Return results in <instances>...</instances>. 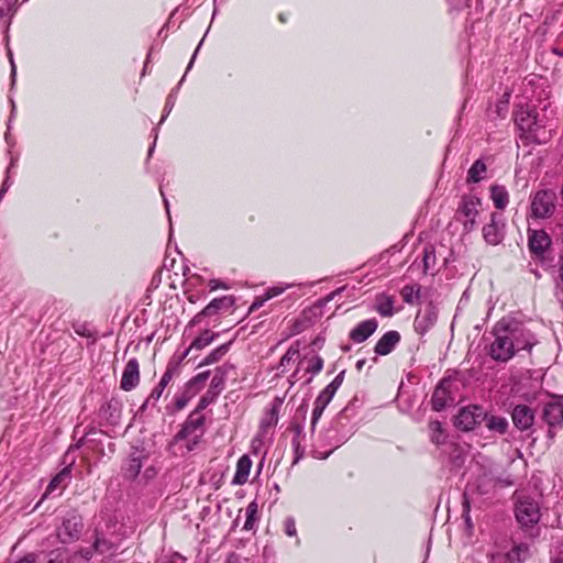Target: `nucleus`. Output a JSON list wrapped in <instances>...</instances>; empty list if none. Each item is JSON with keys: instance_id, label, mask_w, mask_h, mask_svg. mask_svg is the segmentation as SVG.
Segmentation results:
<instances>
[{"instance_id": "nucleus-1", "label": "nucleus", "mask_w": 563, "mask_h": 563, "mask_svg": "<svg viewBox=\"0 0 563 563\" xmlns=\"http://www.w3.org/2000/svg\"><path fill=\"white\" fill-rule=\"evenodd\" d=\"M493 335L489 355L498 362H507L516 352L530 351L534 345L530 331L517 321L501 319L495 324Z\"/></svg>"}, {"instance_id": "nucleus-2", "label": "nucleus", "mask_w": 563, "mask_h": 563, "mask_svg": "<svg viewBox=\"0 0 563 563\" xmlns=\"http://www.w3.org/2000/svg\"><path fill=\"white\" fill-rule=\"evenodd\" d=\"M515 123L519 129L520 137L526 143H547L552 134L547 129V120L540 118L536 109L521 106L515 112Z\"/></svg>"}, {"instance_id": "nucleus-3", "label": "nucleus", "mask_w": 563, "mask_h": 563, "mask_svg": "<svg viewBox=\"0 0 563 563\" xmlns=\"http://www.w3.org/2000/svg\"><path fill=\"white\" fill-rule=\"evenodd\" d=\"M353 402H350L333 420L332 427L322 437L318 435L311 444V454L316 459H327L336 448L347 439V433L340 434V429L349 421V412Z\"/></svg>"}, {"instance_id": "nucleus-4", "label": "nucleus", "mask_w": 563, "mask_h": 563, "mask_svg": "<svg viewBox=\"0 0 563 563\" xmlns=\"http://www.w3.org/2000/svg\"><path fill=\"white\" fill-rule=\"evenodd\" d=\"M556 208V194L552 189H540L530 197L529 216L536 220L551 218Z\"/></svg>"}, {"instance_id": "nucleus-5", "label": "nucleus", "mask_w": 563, "mask_h": 563, "mask_svg": "<svg viewBox=\"0 0 563 563\" xmlns=\"http://www.w3.org/2000/svg\"><path fill=\"white\" fill-rule=\"evenodd\" d=\"M482 206L481 198L473 195H464L456 210V220L463 224L464 231L471 232L477 225V217Z\"/></svg>"}, {"instance_id": "nucleus-6", "label": "nucleus", "mask_w": 563, "mask_h": 563, "mask_svg": "<svg viewBox=\"0 0 563 563\" xmlns=\"http://www.w3.org/2000/svg\"><path fill=\"white\" fill-rule=\"evenodd\" d=\"M200 411H194L184 423L181 430L176 434L175 441L188 440L186 448L188 451L194 450L202 435V427L205 417L199 415Z\"/></svg>"}, {"instance_id": "nucleus-7", "label": "nucleus", "mask_w": 563, "mask_h": 563, "mask_svg": "<svg viewBox=\"0 0 563 563\" xmlns=\"http://www.w3.org/2000/svg\"><path fill=\"white\" fill-rule=\"evenodd\" d=\"M515 515L522 527H531L540 520L539 503L530 496L520 495L517 498Z\"/></svg>"}, {"instance_id": "nucleus-8", "label": "nucleus", "mask_w": 563, "mask_h": 563, "mask_svg": "<svg viewBox=\"0 0 563 563\" xmlns=\"http://www.w3.org/2000/svg\"><path fill=\"white\" fill-rule=\"evenodd\" d=\"M542 420L549 426L548 437L553 439L555 435L554 429L563 426V401L554 399L544 404Z\"/></svg>"}, {"instance_id": "nucleus-9", "label": "nucleus", "mask_w": 563, "mask_h": 563, "mask_svg": "<svg viewBox=\"0 0 563 563\" xmlns=\"http://www.w3.org/2000/svg\"><path fill=\"white\" fill-rule=\"evenodd\" d=\"M82 527L81 518L77 515H70L63 519L57 529V538L64 544L73 543L80 538Z\"/></svg>"}, {"instance_id": "nucleus-10", "label": "nucleus", "mask_w": 563, "mask_h": 563, "mask_svg": "<svg viewBox=\"0 0 563 563\" xmlns=\"http://www.w3.org/2000/svg\"><path fill=\"white\" fill-rule=\"evenodd\" d=\"M485 418L484 408L481 406H468L462 408L455 417V427L463 431H471Z\"/></svg>"}, {"instance_id": "nucleus-11", "label": "nucleus", "mask_w": 563, "mask_h": 563, "mask_svg": "<svg viewBox=\"0 0 563 563\" xmlns=\"http://www.w3.org/2000/svg\"><path fill=\"white\" fill-rule=\"evenodd\" d=\"M439 310L433 302H429L424 308L418 310L415 320L413 329L420 335L427 334L438 321Z\"/></svg>"}, {"instance_id": "nucleus-12", "label": "nucleus", "mask_w": 563, "mask_h": 563, "mask_svg": "<svg viewBox=\"0 0 563 563\" xmlns=\"http://www.w3.org/2000/svg\"><path fill=\"white\" fill-rule=\"evenodd\" d=\"M234 298L232 296H222L212 299L202 311L197 313L190 321V325L201 322L202 317H211L220 311L229 310L234 306Z\"/></svg>"}, {"instance_id": "nucleus-13", "label": "nucleus", "mask_w": 563, "mask_h": 563, "mask_svg": "<svg viewBox=\"0 0 563 563\" xmlns=\"http://www.w3.org/2000/svg\"><path fill=\"white\" fill-rule=\"evenodd\" d=\"M504 221L499 213L490 214V222L483 228V236L485 241L492 245L499 244L504 239Z\"/></svg>"}, {"instance_id": "nucleus-14", "label": "nucleus", "mask_w": 563, "mask_h": 563, "mask_svg": "<svg viewBox=\"0 0 563 563\" xmlns=\"http://www.w3.org/2000/svg\"><path fill=\"white\" fill-rule=\"evenodd\" d=\"M551 245V238L544 230H528V246L532 254L542 256Z\"/></svg>"}, {"instance_id": "nucleus-15", "label": "nucleus", "mask_w": 563, "mask_h": 563, "mask_svg": "<svg viewBox=\"0 0 563 563\" xmlns=\"http://www.w3.org/2000/svg\"><path fill=\"white\" fill-rule=\"evenodd\" d=\"M140 383V365L136 358H130L124 366L120 387L125 391L134 389Z\"/></svg>"}, {"instance_id": "nucleus-16", "label": "nucleus", "mask_w": 563, "mask_h": 563, "mask_svg": "<svg viewBox=\"0 0 563 563\" xmlns=\"http://www.w3.org/2000/svg\"><path fill=\"white\" fill-rule=\"evenodd\" d=\"M511 418L517 429L527 431L533 426L534 412L527 405H517L511 412Z\"/></svg>"}, {"instance_id": "nucleus-17", "label": "nucleus", "mask_w": 563, "mask_h": 563, "mask_svg": "<svg viewBox=\"0 0 563 563\" xmlns=\"http://www.w3.org/2000/svg\"><path fill=\"white\" fill-rule=\"evenodd\" d=\"M289 430L292 433L291 445L295 453L294 463H298L305 456L307 449L305 428L302 424L292 423Z\"/></svg>"}, {"instance_id": "nucleus-18", "label": "nucleus", "mask_w": 563, "mask_h": 563, "mask_svg": "<svg viewBox=\"0 0 563 563\" xmlns=\"http://www.w3.org/2000/svg\"><path fill=\"white\" fill-rule=\"evenodd\" d=\"M377 327L378 322L374 318L361 321L350 331L349 338L354 343H362L376 331Z\"/></svg>"}, {"instance_id": "nucleus-19", "label": "nucleus", "mask_w": 563, "mask_h": 563, "mask_svg": "<svg viewBox=\"0 0 563 563\" xmlns=\"http://www.w3.org/2000/svg\"><path fill=\"white\" fill-rule=\"evenodd\" d=\"M400 334L398 331L390 330L383 334V336L377 341L374 352L377 355H388L399 343Z\"/></svg>"}, {"instance_id": "nucleus-20", "label": "nucleus", "mask_w": 563, "mask_h": 563, "mask_svg": "<svg viewBox=\"0 0 563 563\" xmlns=\"http://www.w3.org/2000/svg\"><path fill=\"white\" fill-rule=\"evenodd\" d=\"M146 459L141 453L131 454L122 467V474L126 479H135L141 472L143 461Z\"/></svg>"}, {"instance_id": "nucleus-21", "label": "nucleus", "mask_w": 563, "mask_h": 563, "mask_svg": "<svg viewBox=\"0 0 563 563\" xmlns=\"http://www.w3.org/2000/svg\"><path fill=\"white\" fill-rule=\"evenodd\" d=\"M69 481H70V467L66 466L51 479V482L47 485L46 490L44 493V497L52 495L56 490H59V493H58V495H59L62 493V490L68 485Z\"/></svg>"}, {"instance_id": "nucleus-22", "label": "nucleus", "mask_w": 563, "mask_h": 563, "mask_svg": "<svg viewBox=\"0 0 563 563\" xmlns=\"http://www.w3.org/2000/svg\"><path fill=\"white\" fill-rule=\"evenodd\" d=\"M445 385L446 382L441 380L432 394L431 405L432 409L435 411L443 410L448 406L449 400L451 399L450 391Z\"/></svg>"}, {"instance_id": "nucleus-23", "label": "nucleus", "mask_w": 563, "mask_h": 563, "mask_svg": "<svg viewBox=\"0 0 563 563\" xmlns=\"http://www.w3.org/2000/svg\"><path fill=\"white\" fill-rule=\"evenodd\" d=\"M252 467V460L249 455H242L236 463V471L232 483L235 485H243L247 482L250 471Z\"/></svg>"}, {"instance_id": "nucleus-24", "label": "nucleus", "mask_w": 563, "mask_h": 563, "mask_svg": "<svg viewBox=\"0 0 563 563\" xmlns=\"http://www.w3.org/2000/svg\"><path fill=\"white\" fill-rule=\"evenodd\" d=\"M483 421L490 432L498 434H505L509 428L508 420L503 416L488 415L485 412V418H483Z\"/></svg>"}, {"instance_id": "nucleus-25", "label": "nucleus", "mask_w": 563, "mask_h": 563, "mask_svg": "<svg viewBox=\"0 0 563 563\" xmlns=\"http://www.w3.org/2000/svg\"><path fill=\"white\" fill-rule=\"evenodd\" d=\"M18 0H0V19L3 21V27L5 34H8L11 20L16 12ZM8 37V35H5Z\"/></svg>"}, {"instance_id": "nucleus-26", "label": "nucleus", "mask_w": 563, "mask_h": 563, "mask_svg": "<svg viewBox=\"0 0 563 563\" xmlns=\"http://www.w3.org/2000/svg\"><path fill=\"white\" fill-rule=\"evenodd\" d=\"M490 198L494 206L499 210H504L509 202L508 190L501 185H493L490 187Z\"/></svg>"}, {"instance_id": "nucleus-27", "label": "nucleus", "mask_w": 563, "mask_h": 563, "mask_svg": "<svg viewBox=\"0 0 563 563\" xmlns=\"http://www.w3.org/2000/svg\"><path fill=\"white\" fill-rule=\"evenodd\" d=\"M487 173V166L483 159H476L467 172V183L477 184L482 181Z\"/></svg>"}, {"instance_id": "nucleus-28", "label": "nucleus", "mask_w": 563, "mask_h": 563, "mask_svg": "<svg viewBox=\"0 0 563 563\" xmlns=\"http://www.w3.org/2000/svg\"><path fill=\"white\" fill-rule=\"evenodd\" d=\"M299 346H300L299 341H296L288 347L286 353L282 356V358L279 361V366H278V368H282V372L287 371L291 364H294L298 361Z\"/></svg>"}, {"instance_id": "nucleus-29", "label": "nucleus", "mask_w": 563, "mask_h": 563, "mask_svg": "<svg viewBox=\"0 0 563 563\" xmlns=\"http://www.w3.org/2000/svg\"><path fill=\"white\" fill-rule=\"evenodd\" d=\"M232 341L221 344L212 350L200 363L199 366H207L219 362L230 350Z\"/></svg>"}, {"instance_id": "nucleus-30", "label": "nucleus", "mask_w": 563, "mask_h": 563, "mask_svg": "<svg viewBox=\"0 0 563 563\" xmlns=\"http://www.w3.org/2000/svg\"><path fill=\"white\" fill-rule=\"evenodd\" d=\"M400 295L406 303L412 305L418 302L421 296V286L418 284L405 285L400 290Z\"/></svg>"}, {"instance_id": "nucleus-31", "label": "nucleus", "mask_w": 563, "mask_h": 563, "mask_svg": "<svg viewBox=\"0 0 563 563\" xmlns=\"http://www.w3.org/2000/svg\"><path fill=\"white\" fill-rule=\"evenodd\" d=\"M219 336V333H214L211 330H205L200 333L190 344V349L192 350H203L208 345H210Z\"/></svg>"}, {"instance_id": "nucleus-32", "label": "nucleus", "mask_w": 563, "mask_h": 563, "mask_svg": "<svg viewBox=\"0 0 563 563\" xmlns=\"http://www.w3.org/2000/svg\"><path fill=\"white\" fill-rule=\"evenodd\" d=\"M376 311L382 317H393L395 313L394 299L390 296L378 297L376 302Z\"/></svg>"}, {"instance_id": "nucleus-33", "label": "nucleus", "mask_w": 563, "mask_h": 563, "mask_svg": "<svg viewBox=\"0 0 563 563\" xmlns=\"http://www.w3.org/2000/svg\"><path fill=\"white\" fill-rule=\"evenodd\" d=\"M198 393L194 387H190L188 384L185 385L184 390L175 396V408L176 410L184 409L189 400L195 397Z\"/></svg>"}, {"instance_id": "nucleus-34", "label": "nucleus", "mask_w": 563, "mask_h": 563, "mask_svg": "<svg viewBox=\"0 0 563 563\" xmlns=\"http://www.w3.org/2000/svg\"><path fill=\"white\" fill-rule=\"evenodd\" d=\"M257 512H258V505L255 500H253L246 507V520H245L244 527H243V529L245 531H251L254 529L255 523L257 521Z\"/></svg>"}, {"instance_id": "nucleus-35", "label": "nucleus", "mask_w": 563, "mask_h": 563, "mask_svg": "<svg viewBox=\"0 0 563 563\" xmlns=\"http://www.w3.org/2000/svg\"><path fill=\"white\" fill-rule=\"evenodd\" d=\"M422 261H423V271L426 274L434 268L437 257H435V250L432 245L424 247Z\"/></svg>"}, {"instance_id": "nucleus-36", "label": "nucleus", "mask_w": 563, "mask_h": 563, "mask_svg": "<svg viewBox=\"0 0 563 563\" xmlns=\"http://www.w3.org/2000/svg\"><path fill=\"white\" fill-rule=\"evenodd\" d=\"M306 361L308 363L306 367V372L310 373L311 375H317L320 373L323 368V360L319 355H313L310 358L305 357L301 363Z\"/></svg>"}, {"instance_id": "nucleus-37", "label": "nucleus", "mask_w": 563, "mask_h": 563, "mask_svg": "<svg viewBox=\"0 0 563 563\" xmlns=\"http://www.w3.org/2000/svg\"><path fill=\"white\" fill-rule=\"evenodd\" d=\"M92 544L96 552L100 554L107 553L113 548V544L109 540L98 533H96Z\"/></svg>"}, {"instance_id": "nucleus-38", "label": "nucleus", "mask_w": 563, "mask_h": 563, "mask_svg": "<svg viewBox=\"0 0 563 563\" xmlns=\"http://www.w3.org/2000/svg\"><path fill=\"white\" fill-rule=\"evenodd\" d=\"M177 90H178V87L175 88L174 90H172V92L167 96L165 107L163 110V115L161 118L158 125L162 124L166 120V118L173 110L175 102H176V98H177Z\"/></svg>"}, {"instance_id": "nucleus-39", "label": "nucleus", "mask_w": 563, "mask_h": 563, "mask_svg": "<svg viewBox=\"0 0 563 563\" xmlns=\"http://www.w3.org/2000/svg\"><path fill=\"white\" fill-rule=\"evenodd\" d=\"M219 395V390L209 389L199 400L196 411H201L211 405Z\"/></svg>"}, {"instance_id": "nucleus-40", "label": "nucleus", "mask_w": 563, "mask_h": 563, "mask_svg": "<svg viewBox=\"0 0 563 563\" xmlns=\"http://www.w3.org/2000/svg\"><path fill=\"white\" fill-rule=\"evenodd\" d=\"M335 395V391L331 389L329 386H325L323 390L318 395L314 402L327 408V406L332 400L333 396Z\"/></svg>"}, {"instance_id": "nucleus-41", "label": "nucleus", "mask_w": 563, "mask_h": 563, "mask_svg": "<svg viewBox=\"0 0 563 563\" xmlns=\"http://www.w3.org/2000/svg\"><path fill=\"white\" fill-rule=\"evenodd\" d=\"M209 375H210L209 371L199 373L198 375L192 377L190 380H188L187 384L190 387H194V389H196L197 393H199V390L205 386L207 379L209 378Z\"/></svg>"}, {"instance_id": "nucleus-42", "label": "nucleus", "mask_w": 563, "mask_h": 563, "mask_svg": "<svg viewBox=\"0 0 563 563\" xmlns=\"http://www.w3.org/2000/svg\"><path fill=\"white\" fill-rule=\"evenodd\" d=\"M16 163V158L11 156V159H10V165L8 166L7 168V175H5V178L2 183V186L0 188V201L2 200V198L4 197L5 192L8 191V189L11 187L12 185V180L10 178V172H11V168L14 167Z\"/></svg>"}, {"instance_id": "nucleus-43", "label": "nucleus", "mask_w": 563, "mask_h": 563, "mask_svg": "<svg viewBox=\"0 0 563 563\" xmlns=\"http://www.w3.org/2000/svg\"><path fill=\"white\" fill-rule=\"evenodd\" d=\"M282 404H283V399H280L278 397L274 399L272 407L267 413L268 415V423H274V424L277 423L278 412L282 407Z\"/></svg>"}, {"instance_id": "nucleus-44", "label": "nucleus", "mask_w": 563, "mask_h": 563, "mask_svg": "<svg viewBox=\"0 0 563 563\" xmlns=\"http://www.w3.org/2000/svg\"><path fill=\"white\" fill-rule=\"evenodd\" d=\"M292 287L291 284H285L283 286H274L266 290L264 295V300H269L276 296L282 295L286 289Z\"/></svg>"}, {"instance_id": "nucleus-45", "label": "nucleus", "mask_w": 563, "mask_h": 563, "mask_svg": "<svg viewBox=\"0 0 563 563\" xmlns=\"http://www.w3.org/2000/svg\"><path fill=\"white\" fill-rule=\"evenodd\" d=\"M324 409H325L324 407H322L316 402L313 404V410L311 413V432L312 433L314 432L316 426H317L319 419L321 418Z\"/></svg>"}, {"instance_id": "nucleus-46", "label": "nucleus", "mask_w": 563, "mask_h": 563, "mask_svg": "<svg viewBox=\"0 0 563 563\" xmlns=\"http://www.w3.org/2000/svg\"><path fill=\"white\" fill-rule=\"evenodd\" d=\"M163 390L162 388H158L157 386L152 390L150 396L146 398V400L143 404V407L147 406H154L158 399L162 397Z\"/></svg>"}, {"instance_id": "nucleus-47", "label": "nucleus", "mask_w": 563, "mask_h": 563, "mask_svg": "<svg viewBox=\"0 0 563 563\" xmlns=\"http://www.w3.org/2000/svg\"><path fill=\"white\" fill-rule=\"evenodd\" d=\"M220 373H221V369L217 368V372H216L214 376L212 377L211 386L209 389L219 390V393L221 391V389L223 388V375Z\"/></svg>"}, {"instance_id": "nucleus-48", "label": "nucleus", "mask_w": 563, "mask_h": 563, "mask_svg": "<svg viewBox=\"0 0 563 563\" xmlns=\"http://www.w3.org/2000/svg\"><path fill=\"white\" fill-rule=\"evenodd\" d=\"M285 533L288 537H295L297 533L296 521L292 517H287L284 521Z\"/></svg>"}, {"instance_id": "nucleus-49", "label": "nucleus", "mask_w": 563, "mask_h": 563, "mask_svg": "<svg viewBox=\"0 0 563 563\" xmlns=\"http://www.w3.org/2000/svg\"><path fill=\"white\" fill-rule=\"evenodd\" d=\"M520 550L521 545L515 548L510 553H508L507 558L493 556L490 563H505L508 560H512L515 555L519 553Z\"/></svg>"}, {"instance_id": "nucleus-50", "label": "nucleus", "mask_w": 563, "mask_h": 563, "mask_svg": "<svg viewBox=\"0 0 563 563\" xmlns=\"http://www.w3.org/2000/svg\"><path fill=\"white\" fill-rule=\"evenodd\" d=\"M93 553H96V550L92 544L90 548L80 549L75 553V556L79 555L85 562H88L92 558Z\"/></svg>"}, {"instance_id": "nucleus-51", "label": "nucleus", "mask_w": 563, "mask_h": 563, "mask_svg": "<svg viewBox=\"0 0 563 563\" xmlns=\"http://www.w3.org/2000/svg\"><path fill=\"white\" fill-rule=\"evenodd\" d=\"M344 375L345 371H341L328 386L336 393L343 383Z\"/></svg>"}, {"instance_id": "nucleus-52", "label": "nucleus", "mask_w": 563, "mask_h": 563, "mask_svg": "<svg viewBox=\"0 0 563 563\" xmlns=\"http://www.w3.org/2000/svg\"><path fill=\"white\" fill-rule=\"evenodd\" d=\"M462 517L464 518V521H465V525L467 526V528L472 529L473 525H472L471 517H470V504L466 498H464V503H463Z\"/></svg>"}, {"instance_id": "nucleus-53", "label": "nucleus", "mask_w": 563, "mask_h": 563, "mask_svg": "<svg viewBox=\"0 0 563 563\" xmlns=\"http://www.w3.org/2000/svg\"><path fill=\"white\" fill-rule=\"evenodd\" d=\"M462 517L464 518V521H465V525L467 526V528L472 529L473 525H472L471 517H470V504L466 498H464V503H463Z\"/></svg>"}, {"instance_id": "nucleus-54", "label": "nucleus", "mask_w": 563, "mask_h": 563, "mask_svg": "<svg viewBox=\"0 0 563 563\" xmlns=\"http://www.w3.org/2000/svg\"><path fill=\"white\" fill-rule=\"evenodd\" d=\"M448 2L450 8L454 10H462L470 4V0H448Z\"/></svg>"}, {"instance_id": "nucleus-55", "label": "nucleus", "mask_w": 563, "mask_h": 563, "mask_svg": "<svg viewBox=\"0 0 563 563\" xmlns=\"http://www.w3.org/2000/svg\"><path fill=\"white\" fill-rule=\"evenodd\" d=\"M174 375V368L169 365L161 378V383L168 385Z\"/></svg>"}, {"instance_id": "nucleus-56", "label": "nucleus", "mask_w": 563, "mask_h": 563, "mask_svg": "<svg viewBox=\"0 0 563 563\" xmlns=\"http://www.w3.org/2000/svg\"><path fill=\"white\" fill-rule=\"evenodd\" d=\"M202 42H203V38L200 41L199 45L197 46V48H196V51H195V53H194V55H192V57H191V59H190V62H189L188 66H187V69H186V73H185V74H187V73L189 71V69L192 67L194 62H195V58H196V56H197V54H198V51H199L200 46L202 45ZM184 76H186V75H184ZM184 79H185V77H183V78H181V80L179 81L178 86H179V85H181V82L184 81Z\"/></svg>"}, {"instance_id": "nucleus-57", "label": "nucleus", "mask_w": 563, "mask_h": 563, "mask_svg": "<svg viewBox=\"0 0 563 563\" xmlns=\"http://www.w3.org/2000/svg\"><path fill=\"white\" fill-rule=\"evenodd\" d=\"M8 56H9L10 64H11V78H12V84H13L15 80L16 68H15V64L13 62L12 52L10 49H8Z\"/></svg>"}, {"instance_id": "nucleus-58", "label": "nucleus", "mask_w": 563, "mask_h": 563, "mask_svg": "<svg viewBox=\"0 0 563 563\" xmlns=\"http://www.w3.org/2000/svg\"><path fill=\"white\" fill-rule=\"evenodd\" d=\"M209 285H210V290H216L218 288H223V289H228L229 288L224 283L219 282L217 279L210 280Z\"/></svg>"}, {"instance_id": "nucleus-59", "label": "nucleus", "mask_w": 563, "mask_h": 563, "mask_svg": "<svg viewBox=\"0 0 563 563\" xmlns=\"http://www.w3.org/2000/svg\"><path fill=\"white\" fill-rule=\"evenodd\" d=\"M163 563H185V558L178 553H175L170 559L164 561Z\"/></svg>"}, {"instance_id": "nucleus-60", "label": "nucleus", "mask_w": 563, "mask_h": 563, "mask_svg": "<svg viewBox=\"0 0 563 563\" xmlns=\"http://www.w3.org/2000/svg\"><path fill=\"white\" fill-rule=\"evenodd\" d=\"M224 563H241L240 556L236 553H230Z\"/></svg>"}, {"instance_id": "nucleus-61", "label": "nucleus", "mask_w": 563, "mask_h": 563, "mask_svg": "<svg viewBox=\"0 0 563 563\" xmlns=\"http://www.w3.org/2000/svg\"><path fill=\"white\" fill-rule=\"evenodd\" d=\"M19 563H36V559L34 554H27L23 560Z\"/></svg>"}, {"instance_id": "nucleus-62", "label": "nucleus", "mask_w": 563, "mask_h": 563, "mask_svg": "<svg viewBox=\"0 0 563 563\" xmlns=\"http://www.w3.org/2000/svg\"><path fill=\"white\" fill-rule=\"evenodd\" d=\"M192 351V349H190V345L183 352L180 353V355L178 356V363H180L181 361H184L188 355L189 353Z\"/></svg>"}, {"instance_id": "nucleus-63", "label": "nucleus", "mask_w": 563, "mask_h": 563, "mask_svg": "<svg viewBox=\"0 0 563 563\" xmlns=\"http://www.w3.org/2000/svg\"><path fill=\"white\" fill-rule=\"evenodd\" d=\"M264 301H265V300H264V297H263L262 299H260V300L254 301V302L252 303V306H251V310H254V309H256V308H260V307L263 305V302H264Z\"/></svg>"}, {"instance_id": "nucleus-64", "label": "nucleus", "mask_w": 563, "mask_h": 563, "mask_svg": "<svg viewBox=\"0 0 563 563\" xmlns=\"http://www.w3.org/2000/svg\"><path fill=\"white\" fill-rule=\"evenodd\" d=\"M47 563H64L62 559H59L58 556L56 558H52L47 561Z\"/></svg>"}]
</instances>
